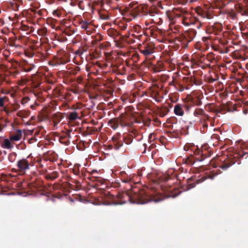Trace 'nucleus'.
Here are the masks:
<instances>
[{
	"label": "nucleus",
	"mask_w": 248,
	"mask_h": 248,
	"mask_svg": "<svg viewBox=\"0 0 248 248\" xmlns=\"http://www.w3.org/2000/svg\"><path fill=\"white\" fill-rule=\"evenodd\" d=\"M208 39V37H203L202 38V40L204 41V42H205Z\"/></svg>",
	"instance_id": "3c124183"
},
{
	"label": "nucleus",
	"mask_w": 248,
	"mask_h": 248,
	"mask_svg": "<svg viewBox=\"0 0 248 248\" xmlns=\"http://www.w3.org/2000/svg\"><path fill=\"white\" fill-rule=\"evenodd\" d=\"M201 105V102H200V103L198 104V105Z\"/></svg>",
	"instance_id": "69168bd1"
},
{
	"label": "nucleus",
	"mask_w": 248,
	"mask_h": 248,
	"mask_svg": "<svg viewBox=\"0 0 248 248\" xmlns=\"http://www.w3.org/2000/svg\"><path fill=\"white\" fill-rule=\"evenodd\" d=\"M63 117V114L60 112L53 114L51 116V119L54 124V126H56Z\"/></svg>",
	"instance_id": "f8f14e48"
},
{
	"label": "nucleus",
	"mask_w": 248,
	"mask_h": 248,
	"mask_svg": "<svg viewBox=\"0 0 248 248\" xmlns=\"http://www.w3.org/2000/svg\"><path fill=\"white\" fill-rule=\"evenodd\" d=\"M31 155H28L26 158H23L18 160L16 163V167L18 171L22 174L26 173L27 170H30L31 167L34 166Z\"/></svg>",
	"instance_id": "7ed1b4c3"
},
{
	"label": "nucleus",
	"mask_w": 248,
	"mask_h": 248,
	"mask_svg": "<svg viewBox=\"0 0 248 248\" xmlns=\"http://www.w3.org/2000/svg\"><path fill=\"white\" fill-rule=\"evenodd\" d=\"M173 13L176 16H177V17H182L183 23L184 24H185V20L187 18V16L188 15L187 12H186L184 9H175L173 11Z\"/></svg>",
	"instance_id": "9b49d317"
},
{
	"label": "nucleus",
	"mask_w": 248,
	"mask_h": 248,
	"mask_svg": "<svg viewBox=\"0 0 248 248\" xmlns=\"http://www.w3.org/2000/svg\"><path fill=\"white\" fill-rule=\"evenodd\" d=\"M76 70L77 71H80V68L79 67L77 66L76 68Z\"/></svg>",
	"instance_id": "5fc2aeb1"
},
{
	"label": "nucleus",
	"mask_w": 248,
	"mask_h": 248,
	"mask_svg": "<svg viewBox=\"0 0 248 248\" xmlns=\"http://www.w3.org/2000/svg\"><path fill=\"white\" fill-rule=\"evenodd\" d=\"M28 100V98H24L22 99L21 103L22 104H24L26 103Z\"/></svg>",
	"instance_id": "de8ad7c7"
},
{
	"label": "nucleus",
	"mask_w": 248,
	"mask_h": 248,
	"mask_svg": "<svg viewBox=\"0 0 248 248\" xmlns=\"http://www.w3.org/2000/svg\"><path fill=\"white\" fill-rule=\"evenodd\" d=\"M234 162L232 161H231L230 160H228L220 166V168L223 170H226L228 168L232 166Z\"/></svg>",
	"instance_id": "412c9836"
},
{
	"label": "nucleus",
	"mask_w": 248,
	"mask_h": 248,
	"mask_svg": "<svg viewBox=\"0 0 248 248\" xmlns=\"http://www.w3.org/2000/svg\"><path fill=\"white\" fill-rule=\"evenodd\" d=\"M1 146L4 149H10L13 147V145L11 143L10 140L7 139L3 140L1 144Z\"/></svg>",
	"instance_id": "a211bd4d"
},
{
	"label": "nucleus",
	"mask_w": 248,
	"mask_h": 248,
	"mask_svg": "<svg viewBox=\"0 0 248 248\" xmlns=\"http://www.w3.org/2000/svg\"><path fill=\"white\" fill-rule=\"evenodd\" d=\"M59 176V173L57 171H54L52 173H46L45 176L47 180H54Z\"/></svg>",
	"instance_id": "f3484780"
},
{
	"label": "nucleus",
	"mask_w": 248,
	"mask_h": 248,
	"mask_svg": "<svg viewBox=\"0 0 248 248\" xmlns=\"http://www.w3.org/2000/svg\"><path fill=\"white\" fill-rule=\"evenodd\" d=\"M170 110L167 107H165L163 108L159 112V115L160 117H164L169 112Z\"/></svg>",
	"instance_id": "cd10ccee"
},
{
	"label": "nucleus",
	"mask_w": 248,
	"mask_h": 248,
	"mask_svg": "<svg viewBox=\"0 0 248 248\" xmlns=\"http://www.w3.org/2000/svg\"><path fill=\"white\" fill-rule=\"evenodd\" d=\"M134 175H128L125 171H122L120 172V178L123 183L127 184L130 188L132 189L131 191H127L118 194L117 197H115L112 195L108 196V199L110 200L109 204H122L129 202L133 203L144 204L148 202L153 201L155 202H158L160 199L157 197V193L154 189H150L145 187L140 189L136 187H133V184H135Z\"/></svg>",
	"instance_id": "f257e3e1"
},
{
	"label": "nucleus",
	"mask_w": 248,
	"mask_h": 248,
	"mask_svg": "<svg viewBox=\"0 0 248 248\" xmlns=\"http://www.w3.org/2000/svg\"><path fill=\"white\" fill-rule=\"evenodd\" d=\"M133 139L131 136H123V142H124L126 144H130L132 142Z\"/></svg>",
	"instance_id": "a878e982"
},
{
	"label": "nucleus",
	"mask_w": 248,
	"mask_h": 248,
	"mask_svg": "<svg viewBox=\"0 0 248 248\" xmlns=\"http://www.w3.org/2000/svg\"><path fill=\"white\" fill-rule=\"evenodd\" d=\"M96 172H97V171H96V170H92V171H91V174L93 175V174L94 173H96Z\"/></svg>",
	"instance_id": "864d4df0"
},
{
	"label": "nucleus",
	"mask_w": 248,
	"mask_h": 248,
	"mask_svg": "<svg viewBox=\"0 0 248 248\" xmlns=\"http://www.w3.org/2000/svg\"><path fill=\"white\" fill-rule=\"evenodd\" d=\"M42 173L45 174V175L46 174V173H47V170L46 168H44L43 169H42Z\"/></svg>",
	"instance_id": "a18cd8bd"
},
{
	"label": "nucleus",
	"mask_w": 248,
	"mask_h": 248,
	"mask_svg": "<svg viewBox=\"0 0 248 248\" xmlns=\"http://www.w3.org/2000/svg\"><path fill=\"white\" fill-rule=\"evenodd\" d=\"M40 31V34L43 36L45 35L46 33V29H43Z\"/></svg>",
	"instance_id": "37998d69"
},
{
	"label": "nucleus",
	"mask_w": 248,
	"mask_h": 248,
	"mask_svg": "<svg viewBox=\"0 0 248 248\" xmlns=\"http://www.w3.org/2000/svg\"><path fill=\"white\" fill-rule=\"evenodd\" d=\"M37 162H38V168H39V169H41V170H42V169H44V164L42 163L41 159H40V160H38V161H37Z\"/></svg>",
	"instance_id": "4c0bfd02"
},
{
	"label": "nucleus",
	"mask_w": 248,
	"mask_h": 248,
	"mask_svg": "<svg viewBox=\"0 0 248 248\" xmlns=\"http://www.w3.org/2000/svg\"><path fill=\"white\" fill-rule=\"evenodd\" d=\"M119 123L120 124V125L122 127H124V126H131L132 125V123L126 122L124 120H123V119H122Z\"/></svg>",
	"instance_id": "473e14b6"
},
{
	"label": "nucleus",
	"mask_w": 248,
	"mask_h": 248,
	"mask_svg": "<svg viewBox=\"0 0 248 248\" xmlns=\"http://www.w3.org/2000/svg\"><path fill=\"white\" fill-rule=\"evenodd\" d=\"M38 134H39V131H35V132L34 133V135H37Z\"/></svg>",
	"instance_id": "13d9d810"
},
{
	"label": "nucleus",
	"mask_w": 248,
	"mask_h": 248,
	"mask_svg": "<svg viewBox=\"0 0 248 248\" xmlns=\"http://www.w3.org/2000/svg\"><path fill=\"white\" fill-rule=\"evenodd\" d=\"M204 113V111L202 108H196L194 112V115L195 116L198 115H203Z\"/></svg>",
	"instance_id": "c756f323"
},
{
	"label": "nucleus",
	"mask_w": 248,
	"mask_h": 248,
	"mask_svg": "<svg viewBox=\"0 0 248 248\" xmlns=\"http://www.w3.org/2000/svg\"><path fill=\"white\" fill-rule=\"evenodd\" d=\"M69 61V55L65 52H63L62 55H60L55 59V65L64 64Z\"/></svg>",
	"instance_id": "423d86ee"
},
{
	"label": "nucleus",
	"mask_w": 248,
	"mask_h": 248,
	"mask_svg": "<svg viewBox=\"0 0 248 248\" xmlns=\"http://www.w3.org/2000/svg\"><path fill=\"white\" fill-rule=\"evenodd\" d=\"M17 154L15 152H12L9 154L8 155V160L11 162H14L16 158Z\"/></svg>",
	"instance_id": "bb28decb"
},
{
	"label": "nucleus",
	"mask_w": 248,
	"mask_h": 248,
	"mask_svg": "<svg viewBox=\"0 0 248 248\" xmlns=\"http://www.w3.org/2000/svg\"><path fill=\"white\" fill-rule=\"evenodd\" d=\"M64 139V137H61V139Z\"/></svg>",
	"instance_id": "338daca9"
},
{
	"label": "nucleus",
	"mask_w": 248,
	"mask_h": 248,
	"mask_svg": "<svg viewBox=\"0 0 248 248\" xmlns=\"http://www.w3.org/2000/svg\"><path fill=\"white\" fill-rule=\"evenodd\" d=\"M34 93L35 96H37L38 95V93H36L35 91H34Z\"/></svg>",
	"instance_id": "bf43d9fd"
},
{
	"label": "nucleus",
	"mask_w": 248,
	"mask_h": 248,
	"mask_svg": "<svg viewBox=\"0 0 248 248\" xmlns=\"http://www.w3.org/2000/svg\"><path fill=\"white\" fill-rule=\"evenodd\" d=\"M31 50L26 51L25 54L27 56L30 58H32L33 57H36L39 58H44V55L42 53H40L38 51H36L33 46L31 47Z\"/></svg>",
	"instance_id": "9d476101"
},
{
	"label": "nucleus",
	"mask_w": 248,
	"mask_h": 248,
	"mask_svg": "<svg viewBox=\"0 0 248 248\" xmlns=\"http://www.w3.org/2000/svg\"><path fill=\"white\" fill-rule=\"evenodd\" d=\"M121 135L120 133H117L112 138L114 149L118 150L123 145V141L121 140Z\"/></svg>",
	"instance_id": "0eeeda50"
},
{
	"label": "nucleus",
	"mask_w": 248,
	"mask_h": 248,
	"mask_svg": "<svg viewBox=\"0 0 248 248\" xmlns=\"http://www.w3.org/2000/svg\"><path fill=\"white\" fill-rule=\"evenodd\" d=\"M167 181V178H165V179H162L160 178V177H159L158 178V180H155V182H156V183H158V182H161V181Z\"/></svg>",
	"instance_id": "c03bdc74"
},
{
	"label": "nucleus",
	"mask_w": 248,
	"mask_h": 248,
	"mask_svg": "<svg viewBox=\"0 0 248 248\" xmlns=\"http://www.w3.org/2000/svg\"><path fill=\"white\" fill-rule=\"evenodd\" d=\"M41 84V82L39 81H35L34 79H33L32 80V87L33 88H37L38 87H39V86Z\"/></svg>",
	"instance_id": "f704fd0d"
},
{
	"label": "nucleus",
	"mask_w": 248,
	"mask_h": 248,
	"mask_svg": "<svg viewBox=\"0 0 248 248\" xmlns=\"http://www.w3.org/2000/svg\"><path fill=\"white\" fill-rule=\"evenodd\" d=\"M221 28L220 25H217L215 26H213L208 29V31L209 33L213 32L215 34H217L218 31H221Z\"/></svg>",
	"instance_id": "6ab92c4d"
},
{
	"label": "nucleus",
	"mask_w": 248,
	"mask_h": 248,
	"mask_svg": "<svg viewBox=\"0 0 248 248\" xmlns=\"http://www.w3.org/2000/svg\"><path fill=\"white\" fill-rule=\"evenodd\" d=\"M58 158V155L54 152H52L50 153L48 152L45 158V161H50L51 162H55L57 160Z\"/></svg>",
	"instance_id": "dca6fc26"
},
{
	"label": "nucleus",
	"mask_w": 248,
	"mask_h": 248,
	"mask_svg": "<svg viewBox=\"0 0 248 248\" xmlns=\"http://www.w3.org/2000/svg\"><path fill=\"white\" fill-rule=\"evenodd\" d=\"M184 108L188 110V107L185 104H178L174 108V113L177 116H182L184 114Z\"/></svg>",
	"instance_id": "1a4fd4ad"
},
{
	"label": "nucleus",
	"mask_w": 248,
	"mask_h": 248,
	"mask_svg": "<svg viewBox=\"0 0 248 248\" xmlns=\"http://www.w3.org/2000/svg\"><path fill=\"white\" fill-rule=\"evenodd\" d=\"M247 152L245 153V154H247Z\"/></svg>",
	"instance_id": "774afa93"
},
{
	"label": "nucleus",
	"mask_w": 248,
	"mask_h": 248,
	"mask_svg": "<svg viewBox=\"0 0 248 248\" xmlns=\"http://www.w3.org/2000/svg\"><path fill=\"white\" fill-rule=\"evenodd\" d=\"M67 118L71 121H75L79 118L78 113L75 111L71 112L69 113Z\"/></svg>",
	"instance_id": "4be33fe9"
},
{
	"label": "nucleus",
	"mask_w": 248,
	"mask_h": 248,
	"mask_svg": "<svg viewBox=\"0 0 248 248\" xmlns=\"http://www.w3.org/2000/svg\"><path fill=\"white\" fill-rule=\"evenodd\" d=\"M99 14L100 16V17L102 19L107 20L109 18V16L108 14V13L106 11H105L104 12H102V11H99Z\"/></svg>",
	"instance_id": "c85d7f7f"
},
{
	"label": "nucleus",
	"mask_w": 248,
	"mask_h": 248,
	"mask_svg": "<svg viewBox=\"0 0 248 248\" xmlns=\"http://www.w3.org/2000/svg\"><path fill=\"white\" fill-rule=\"evenodd\" d=\"M78 80L79 81V82H80L82 80V78L81 77H78Z\"/></svg>",
	"instance_id": "6e6d98bb"
},
{
	"label": "nucleus",
	"mask_w": 248,
	"mask_h": 248,
	"mask_svg": "<svg viewBox=\"0 0 248 248\" xmlns=\"http://www.w3.org/2000/svg\"><path fill=\"white\" fill-rule=\"evenodd\" d=\"M242 15L245 16H248V8L244 11V13Z\"/></svg>",
	"instance_id": "09e8293b"
},
{
	"label": "nucleus",
	"mask_w": 248,
	"mask_h": 248,
	"mask_svg": "<svg viewBox=\"0 0 248 248\" xmlns=\"http://www.w3.org/2000/svg\"><path fill=\"white\" fill-rule=\"evenodd\" d=\"M196 35V32L194 30L186 31L184 34V38L188 42L191 41Z\"/></svg>",
	"instance_id": "4468645a"
},
{
	"label": "nucleus",
	"mask_w": 248,
	"mask_h": 248,
	"mask_svg": "<svg viewBox=\"0 0 248 248\" xmlns=\"http://www.w3.org/2000/svg\"><path fill=\"white\" fill-rule=\"evenodd\" d=\"M109 124L110 127L114 130L118 128L119 124V122L118 119H111L109 121Z\"/></svg>",
	"instance_id": "5701e85b"
},
{
	"label": "nucleus",
	"mask_w": 248,
	"mask_h": 248,
	"mask_svg": "<svg viewBox=\"0 0 248 248\" xmlns=\"http://www.w3.org/2000/svg\"><path fill=\"white\" fill-rule=\"evenodd\" d=\"M83 28H84V29H87V25H86V26H85V27H83Z\"/></svg>",
	"instance_id": "052dcab7"
},
{
	"label": "nucleus",
	"mask_w": 248,
	"mask_h": 248,
	"mask_svg": "<svg viewBox=\"0 0 248 248\" xmlns=\"http://www.w3.org/2000/svg\"><path fill=\"white\" fill-rule=\"evenodd\" d=\"M126 29V27H125V26L123 27V30H124V29Z\"/></svg>",
	"instance_id": "e2e57ef3"
},
{
	"label": "nucleus",
	"mask_w": 248,
	"mask_h": 248,
	"mask_svg": "<svg viewBox=\"0 0 248 248\" xmlns=\"http://www.w3.org/2000/svg\"><path fill=\"white\" fill-rule=\"evenodd\" d=\"M70 132L71 131H68L67 132V136L69 138H71V136H70Z\"/></svg>",
	"instance_id": "8fccbe9b"
},
{
	"label": "nucleus",
	"mask_w": 248,
	"mask_h": 248,
	"mask_svg": "<svg viewBox=\"0 0 248 248\" xmlns=\"http://www.w3.org/2000/svg\"><path fill=\"white\" fill-rule=\"evenodd\" d=\"M194 155L196 156L197 161H202L206 157H210L212 154L211 150L207 145L202 146L201 149L197 147H193L191 149Z\"/></svg>",
	"instance_id": "f03ea898"
},
{
	"label": "nucleus",
	"mask_w": 248,
	"mask_h": 248,
	"mask_svg": "<svg viewBox=\"0 0 248 248\" xmlns=\"http://www.w3.org/2000/svg\"><path fill=\"white\" fill-rule=\"evenodd\" d=\"M71 91L75 93V94H78V91L77 90V89H72L71 90Z\"/></svg>",
	"instance_id": "49530a36"
},
{
	"label": "nucleus",
	"mask_w": 248,
	"mask_h": 248,
	"mask_svg": "<svg viewBox=\"0 0 248 248\" xmlns=\"http://www.w3.org/2000/svg\"><path fill=\"white\" fill-rule=\"evenodd\" d=\"M144 12V7L141 5H138L134 4L133 5H129V7L126 13V16L128 17L127 20L129 21L132 19L135 18L138 16L140 15V13Z\"/></svg>",
	"instance_id": "20e7f679"
},
{
	"label": "nucleus",
	"mask_w": 248,
	"mask_h": 248,
	"mask_svg": "<svg viewBox=\"0 0 248 248\" xmlns=\"http://www.w3.org/2000/svg\"><path fill=\"white\" fill-rule=\"evenodd\" d=\"M183 84L186 86V89L187 90L194 84L197 85L196 80L194 76L184 77L183 78Z\"/></svg>",
	"instance_id": "6e6552de"
},
{
	"label": "nucleus",
	"mask_w": 248,
	"mask_h": 248,
	"mask_svg": "<svg viewBox=\"0 0 248 248\" xmlns=\"http://www.w3.org/2000/svg\"><path fill=\"white\" fill-rule=\"evenodd\" d=\"M72 171L73 173L76 175H78L79 174V170L78 168H74Z\"/></svg>",
	"instance_id": "a19ab883"
},
{
	"label": "nucleus",
	"mask_w": 248,
	"mask_h": 248,
	"mask_svg": "<svg viewBox=\"0 0 248 248\" xmlns=\"http://www.w3.org/2000/svg\"><path fill=\"white\" fill-rule=\"evenodd\" d=\"M8 99V98L5 96L0 97V107H4V102Z\"/></svg>",
	"instance_id": "c9c22d12"
},
{
	"label": "nucleus",
	"mask_w": 248,
	"mask_h": 248,
	"mask_svg": "<svg viewBox=\"0 0 248 248\" xmlns=\"http://www.w3.org/2000/svg\"><path fill=\"white\" fill-rule=\"evenodd\" d=\"M232 16H235V13H233V14L232 15Z\"/></svg>",
	"instance_id": "680f3d73"
},
{
	"label": "nucleus",
	"mask_w": 248,
	"mask_h": 248,
	"mask_svg": "<svg viewBox=\"0 0 248 248\" xmlns=\"http://www.w3.org/2000/svg\"><path fill=\"white\" fill-rule=\"evenodd\" d=\"M153 69H154V72L155 73L159 72H160L161 70V68L160 67H157V66H155L153 67Z\"/></svg>",
	"instance_id": "79ce46f5"
},
{
	"label": "nucleus",
	"mask_w": 248,
	"mask_h": 248,
	"mask_svg": "<svg viewBox=\"0 0 248 248\" xmlns=\"http://www.w3.org/2000/svg\"><path fill=\"white\" fill-rule=\"evenodd\" d=\"M203 118L202 121H203V123L205 122L206 120H209V116L208 115L205 114V113L202 115Z\"/></svg>",
	"instance_id": "ea45409f"
},
{
	"label": "nucleus",
	"mask_w": 248,
	"mask_h": 248,
	"mask_svg": "<svg viewBox=\"0 0 248 248\" xmlns=\"http://www.w3.org/2000/svg\"><path fill=\"white\" fill-rule=\"evenodd\" d=\"M208 129V124L206 122L203 123L202 126L200 128V131L202 133H206Z\"/></svg>",
	"instance_id": "72a5a7b5"
},
{
	"label": "nucleus",
	"mask_w": 248,
	"mask_h": 248,
	"mask_svg": "<svg viewBox=\"0 0 248 248\" xmlns=\"http://www.w3.org/2000/svg\"><path fill=\"white\" fill-rule=\"evenodd\" d=\"M83 48L82 49H81V48H79L78 49L76 52H75V54L77 55H78V56H81L83 53Z\"/></svg>",
	"instance_id": "e433bc0d"
},
{
	"label": "nucleus",
	"mask_w": 248,
	"mask_h": 248,
	"mask_svg": "<svg viewBox=\"0 0 248 248\" xmlns=\"http://www.w3.org/2000/svg\"><path fill=\"white\" fill-rule=\"evenodd\" d=\"M199 15H201L203 18H207L208 19L211 18V16L209 15L206 12H203L200 10L199 12H198Z\"/></svg>",
	"instance_id": "7c9ffc66"
},
{
	"label": "nucleus",
	"mask_w": 248,
	"mask_h": 248,
	"mask_svg": "<svg viewBox=\"0 0 248 248\" xmlns=\"http://www.w3.org/2000/svg\"><path fill=\"white\" fill-rule=\"evenodd\" d=\"M151 97L157 102L161 101V97L158 92H153L152 93Z\"/></svg>",
	"instance_id": "393cba45"
},
{
	"label": "nucleus",
	"mask_w": 248,
	"mask_h": 248,
	"mask_svg": "<svg viewBox=\"0 0 248 248\" xmlns=\"http://www.w3.org/2000/svg\"><path fill=\"white\" fill-rule=\"evenodd\" d=\"M30 113L31 112L29 110H22L17 112V116L22 118H25L30 116Z\"/></svg>",
	"instance_id": "aec40b11"
},
{
	"label": "nucleus",
	"mask_w": 248,
	"mask_h": 248,
	"mask_svg": "<svg viewBox=\"0 0 248 248\" xmlns=\"http://www.w3.org/2000/svg\"><path fill=\"white\" fill-rule=\"evenodd\" d=\"M152 136V134H150V136H149V138H151Z\"/></svg>",
	"instance_id": "0e129e2a"
},
{
	"label": "nucleus",
	"mask_w": 248,
	"mask_h": 248,
	"mask_svg": "<svg viewBox=\"0 0 248 248\" xmlns=\"http://www.w3.org/2000/svg\"><path fill=\"white\" fill-rule=\"evenodd\" d=\"M22 132L21 130H17L16 132L10 136V140L13 141H18L21 140Z\"/></svg>",
	"instance_id": "2eb2a0df"
},
{
	"label": "nucleus",
	"mask_w": 248,
	"mask_h": 248,
	"mask_svg": "<svg viewBox=\"0 0 248 248\" xmlns=\"http://www.w3.org/2000/svg\"><path fill=\"white\" fill-rule=\"evenodd\" d=\"M191 186H190V188L194 187L195 186V185L194 183L191 185Z\"/></svg>",
	"instance_id": "4d7b16f0"
},
{
	"label": "nucleus",
	"mask_w": 248,
	"mask_h": 248,
	"mask_svg": "<svg viewBox=\"0 0 248 248\" xmlns=\"http://www.w3.org/2000/svg\"><path fill=\"white\" fill-rule=\"evenodd\" d=\"M178 86L179 87L178 90L180 92H183L184 90V89H186V87H184V86L181 83L178 84Z\"/></svg>",
	"instance_id": "58836bf2"
},
{
	"label": "nucleus",
	"mask_w": 248,
	"mask_h": 248,
	"mask_svg": "<svg viewBox=\"0 0 248 248\" xmlns=\"http://www.w3.org/2000/svg\"><path fill=\"white\" fill-rule=\"evenodd\" d=\"M34 67L35 66L33 64L26 62L23 65V68L24 71L29 72L31 71Z\"/></svg>",
	"instance_id": "b1692460"
},
{
	"label": "nucleus",
	"mask_w": 248,
	"mask_h": 248,
	"mask_svg": "<svg viewBox=\"0 0 248 248\" xmlns=\"http://www.w3.org/2000/svg\"><path fill=\"white\" fill-rule=\"evenodd\" d=\"M4 127L0 125V132L2 131Z\"/></svg>",
	"instance_id": "603ef678"
},
{
	"label": "nucleus",
	"mask_w": 248,
	"mask_h": 248,
	"mask_svg": "<svg viewBox=\"0 0 248 248\" xmlns=\"http://www.w3.org/2000/svg\"><path fill=\"white\" fill-rule=\"evenodd\" d=\"M155 45L151 42L146 43L139 47V51L146 58L154 52Z\"/></svg>",
	"instance_id": "39448f33"
},
{
	"label": "nucleus",
	"mask_w": 248,
	"mask_h": 248,
	"mask_svg": "<svg viewBox=\"0 0 248 248\" xmlns=\"http://www.w3.org/2000/svg\"><path fill=\"white\" fill-rule=\"evenodd\" d=\"M196 160H197L196 156L195 157L192 155H190L188 156L186 155L183 159V163L191 166L194 164Z\"/></svg>",
	"instance_id": "ddd939ff"
},
{
	"label": "nucleus",
	"mask_w": 248,
	"mask_h": 248,
	"mask_svg": "<svg viewBox=\"0 0 248 248\" xmlns=\"http://www.w3.org/2000/svg\"><path fill=\"white\" fill-rule=\"evenodd\" d=\"M207 178H210L212 179L214 178L213 176H210L209 175H206L205 176L202 177V178L199 179L196 181V182L197 184H199L200 183H202L203 182L205 179H206Z\"/></svg>",
	"instance_id": "2f4dec72"
}]
</instances>
